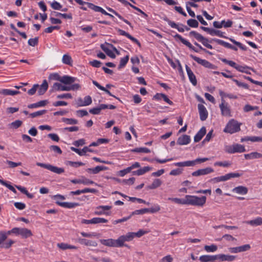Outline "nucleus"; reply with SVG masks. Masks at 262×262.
<instances>
[{"label": "nucleus", "instance_id": "obj_16", "mask_svg": "<svg viewBox=\"0 0 262 262\" xmlns=\"http://www.w3.org/2000/svg\"><path fill=\"white\" fill-rule=\"evenodd\" d=\"M56 203L66 208H73L79 206V204L75 202H61L57 200Z\"/></svg>", "mask_w": 262, "mask_h": 262}, {"label": "nucleus", "instance_id": "obj_21", "mask_svg": "<svg viewBox=\"0 0 262 262\" xmlns=\"http://www.w3.org/2000/svg\"><path fill=\"white\" fill-rule=\"evenodd\" d=\"M235 256L234 255H225L224 254L217 255V259L222 261H232L235 259Z\"/></svg>", "mask_w": 262, "mask_h": 262}, {"label": "nucleus", "instance_id": "obj_47", "mask_svg": "<svg viewBox=\"0 0 262 262\" xmlns=\"http://www.w3.org/2000/svg\"><path fill=\"white\" fill-rule=\"evenodd\" d=\"M132 151L135 152L149 153L150 152V150L146 147L136 148L133 149Z\"/></svg>", "mask_w": 262, "mask_h": 262}, {"label": "nucleus", "instance_id": "obj_29", "mask_svg": "<svg viewBox=\"0 0 262 262\" xmlns=\"http://www.w3.org/2000/svg\"><path fill=\"white\" fill-rule=\"evenodd\" d=\"M246 159H254L262 158V154L257 152H252L244 155Z\"/></svg>", "mask_w": 262, "mask_h": 262}, {"label": "nucleus", "instance_id": "obj_54", "mask_svg": "<svg viewBox=\"0 0 262 262\" xmlns=\"http://www.w3.org/2000/svg\"><path fill=\"white\" fill-rule=\"evenodd\" d=\"M93 224L106 223L108 221L104 218L101 217H94L93 218Z\"/></svg>", "mask_w": 262, "mask_h": 262}, {"label": "nucleus", "instance_id": "obj_43", "mask_svg": "<svg viewBox=\"0 0 262 262\" xmlns=\"http://www.w3.org/2000/svg\"><path fill=\"white\" fill-rule=\"evenodd\" d=\"M187 25L192 28H197L199 26L198 21L194 19H189L187 21Z\"/></svg>", "mask_w": 262, "mask_h": 262}, {"label": "nucleus", "instance_id": "obj_63", "mask_svg": "<svg viewBox=\"0 0 262 262\" xmlns=\"http://www.w3.org/2000/svg\"><path fill=\"white\" fill-rule=\"evenodd\" d=\"M14 205V206L19 210H23L26 208V205L23 203L15 202Z\"/></svg>", "mask_w": 262, "mask_h": 262}, {"label": "nucleus", "instance_id": "obj_56", "mask_svg": "<svg viewBox=\"0 0 262 262\" xmlns=\"http://www.w3.org/2000/svg\"><path fill=\"white\" fill-rule=\"evenodd\" d=\"M23 122L19 120H15V121L12 122L11 124H9V125L15 128V129H16V128H18V127H19L21 124H22Z\"/></svg>", "mask_w": 262, "mask_h": 262}, {"label": "nucleus", "instance_id": "obj_23", "mask_svg": "<svg viewBox=\"0 0 262 262\" xmlns=\"http://www.w3.org/2000/svg\"><path fill=\"white\" fill-rule=\"evenodd\" d=\"M206 128L204 126L202 127L194 136V141L195 142H199L206 134Z\"/></svg>", "mask_w": 262, "mask_h": 262}, {"label": "nucleus", "instance_id": "obj_51", "mask_svg": "<svg viewBox=\"0 0 262 262\" xmlns=\"http://www.w3.org/2000/svg\"><path fill=\"white\" fill-rule=\"evenodd\" d=\"M63 122L68 124H76L78 123V121L75 119L63 118L62 119Z\"/></svg>", "mask_w": 262, "mask_h": 262}, {"label": "nucleus", "instance_id": "obj_20", "mask_svg": "<svg viewBox=\"0 0 262 262\" xmlns=\"http://www.w3.org/2000/svg\"><path fill=\"white\" fill-rule=\"evenodd\" d=\"M78 242L80 244L87 246L95 247L97 246V243L96 241L88 240L85 238H79L78 239Z\"/></svg>", "mask_w": 262, "mask_h": 262}, {"label": "nucleus", "instance_id": "obj_19", "mask_svg": "<svg viewBox=\"0 0 262 262\" xmlns=\"http://www.w3.org/2000/svg\"><path fill=\"white\" fill-rule=\"evenodd\" d=\"M76 80L75 77L65 75L60 78L59 81L64 84H71L74 83Z\"/></svg>", "mask_w": 262, "mask_h": 262}, {"label": "nucleus", "instance_id": "obj_42", "mask_svg": "<svg viewBox=\"0 0 262 262\" xmlns=\"http://www.w3.org/2000/svg\"><path fill=\"white\" fill-rule=\"evenodd\" d=\"M224 33L220 30H216L213 29H211V31L210 32V34L211 35H216L217 36L223 37V38H227L226 36H224L223 35Z\"/></svg>", "mask_w": 262, "mask_h": 262}, {"label": "nucleus", "instance_id": "obj_30", "mask_svg": "<svg viewBox=\"0 0 262 262\" xmlns=\"http://www.w3.org/2000/svg\"><path fill=\"white\" fill-rule=\"evenodd\" d=\"M242 176V174L235 172V173H229L224 176H222L223 181H227L231 178H238Z\"/></svg>", "mask_w": 262, "mask_h": 262}, {"label": "nucleus", "instance_id": "obj_33", "mask_svg": "<svg viewBox=\"0 0 262 262\" xmlns=\"http://www.w3.org/2000/svg\"><path fill=\"white\" fill-rule=\"evenodd\" d=\"M19 235L23 238H27L32 235L31 231L27 228H20L19 231Z\"/></svg>", "mask_w": 262, "mask_h": 262}, {"label": "nucleus", "instance_id": "obj_49", "mask_svg": "<svg viewBox=\"0 0 262 262\" xmlns=\"http://www.w3.org/2000/svg\"><path fill=\"white\" fill-rule=\"evenodd\" d=\"M147 209L148 210V212L154 213L159 211L161 209V208L159 205L156 204L153 207L150 208H147Z\"/></svg>", "mask_w": 262, "mask_h": 262}, {"label": "nucleus", "instance_id": "obj_37", "mask_svg": "<svg viewBox=\"0 0 262 262\" xmlns=\"http://www.w3.org/2000/svg\"><path fill=\"white\" fill-rule=\"evenodd\" d=\"M107 10L116 15L117 16H118L120 19L122 20L124 23H125L126 24L128 25L130 27L133 28V26H132L131 24L126 19H124L123 17H122L119 13H118L116 11H115L114 10H113L112 8H107Z\"/></svg>", "mask_w": 262, "mask_h": 262}, {"label": "nucleus", "instance_id": "obj_17", "mask_svg": "<svg viewBox=\"0 0 262 262\" xmlns=\"http://www.w3.org/2000/svg\"><path fill=\"white\" fill-rule=\"evenodd\" d=\"M190 142V136L187 135H184L178 138L177 144L180 145H184L189 144Z\"/></svg>", "mask_w": 262, "mask_h": 262}, {"label": "nucleus", "instance_id": "obj_9", "mask_svg": "<svg viewBox=\"0 0 262 262\" xmlns=\"http://www.w3.org/2000/svg\"><path fill=\"white\" fill-rule=\"evenodd\" d=\"M214 170L211 167H206L203 169H199L195 171L192 172L191 175L193 177H199L201 176H204L213 172Z\"/></svg>", "mask_w": 262, "mask_h": 262}, {"label": "nucleus", "instance_id": "obj_48", "mask_svg": "<svg viewBox=\"0 0 262 262\" xmlns=\"http://www.w3.org/2000/svg\"><path fill=\"white\" fill-rule=\"evenodd\" d=\"M147 233H148V231L140 229L137 232H132V234L134 238L135 237H140Z\"/></svg>", "mask_w": 262, "mask_h": 262}, {"label": "nucleus", "instance_id": "obj_53", "mask_svg": "<svg viewBox=\"0 0 262 262\" xmlns=\"http://www.w3.org/2000/svg\"><path fill=\"white\" fill-rule=\"evenodd\" d=\"M152 168L149 166H145L142 168H140L138 170V172L139 173V176H141L144 174L145 173L150 171Z\"/></svg>", "mask_w": 262, "mask_h": 262}, {"label": "nucleus", "instance_id": "obj_59", "mask_svg": "<svg viewBox=\"0 0 262 262\" xmlns=\"http://www.w3.org/2000/svg\"><path fill=\"white\" fill-rule=\"evenodd\" d=\"M38 37H36L34 38L29 39L28 40V44L29 46L34 47L38 44Z\"/></svg>", "mask_w": 262, "mask_h": 262}, {"label": "nucleus", "instance_id": "obj_15", "mask_svg": "<svg viewBox=\"0 0 262 262\" xmlns=\"http://www.w3.org/2000/svg\"><path fill=\"white\" fill-rule=\"evenodd\" d=\"M174 37L179 39L184 45L188 47L190 49L194 51L195 52H198L199 51L195 49L188 41L183 38L180 35L176 34Z\"/></svg>", "mask_w": 262, "mask_h": 262}, {"label": "nucleus", "instance_id": "obj_27", "mask_svg": "<svg viewBox=\"0 0 262 262\" xmlns=\"http://www.w3.org/2000/svg\"><path fill=\"white\" fill-rule=\"evenodd\" d=\"M162 183L161 180L159 179H156L154 180L151 184L146 187L147 189H154L160 187Z\"/></svg>", "mask_w": 262, "mask_h": 262}, {"label": "nucleus", "instance_id": "obj_52", "mask_svg": "<svg viewBox=\"0 0 262 262\" xmlns=\"http://www.w3.org/2000/svg\"><path fill=\"white\" fill-rule=\"evenodd\" d=\"M236 69L241 72L245 73L246 74H250V73L248 71V70L250 69V68L247 66H239V67H236Z\"/></svg>", "mask_w": 262, "mask_h": 262}, {"label": "nucleus", "instance_id": "obj_2", "mask_svg": "<svg viewBox=\"0 0 262 262\" xmlns=\"http://www.w3.org/2000/svg\"><path fill=\"white\" fill-rule=\"evenodd\" d=\"M241 123H239L237 121L231 119L227 124L224 132L231 134L238 132L241 130Z\"/></svg>", "mask_w": 262, "mask_h": 262}, {"label": "nucleus", "instance_id": "obj_6", "mask_svg": "<svg viewBox=\"0 0 262 262\" xmlns=\"http://www.w3.org/2000/svg\"><path fill=\"white\" fill-rule=\"evenodd\" d=\"M36 165L41 167L45 168L50 170L52 172L56 173L57 174H61L64 172V170L63 168L58 167L49 164H45L42 163L37 162Z\"/></svg>", "mask_w": 262, "mask_h": 262}, {"label": "nucleus", "instance_id": "obj_50", "mask_svg": "<svg viewBox=\"0 0 262 262\" xmlns=\"http://www.w3.org/2000/svg\"><path fill=\"white\" fill-rule=\"evenodd\" d=\"M204 249L208 252H215L217 249V247L215 245H211L210 246L206 245L204 247Z\"/></svg>", "mask_w": 262, "mask_h": 262}, {"label": "nucleus", "instance_id": "obj_62", "mask_svg": "<svg viewBox=\"0 0 262 262\" xmlns=\"http://www.w3.org/2000/svg\"><path fill=\"white\" fill-rule=\"evenodd\" d=\"M51 7L54 10H60L62 6L57 2L54 1L51 4Z\"/></svg>", "mask_w": 262, "mask_h": 262}, {"label": "nucleus", "instance_id": "obj_57", "mask_svg": "<svg viewBox=\"0 0 262 262\" xmlns=\"http://www.w3.org/2000/svg\"><path fill=\"white\" fill-rule=\"evenodd\" d=\"M67 163L69 164L70 166L74 167H78L80 166H83L84 165V163L81 162H72L68 161H67Z\"/></svg>", "mask_w": 262, "mask_h": 262}, {"label": "nucleus", "instance_id": "obj_45", "mask_svg": "<svg viewBox=\"0 0 262 262\" xmlns=\"http://www.w3.org/2000/svg\"><path fill=\"white\" fill-rule=\"evenodd\" d=\"M220 95L221 96L222 99L224 97H228L230 99H236L237 96L231 94H226L223 91L220 90L219 92Z\"/></svg>", "mask_w": 262, "mask_h": 262}, {"label": "nucleus", "instance_id": "obj_61", "mask_svg": "<svg viewBox=\"0 0 262 262\" xmlns=\"http://www.w3.org/2000/svg\"><path fill=\"white\" fill-rule=\"evenodd\" d=\"M239 252L248 251L250 249L251 247L249 244H246L238 247Z\"/></svg>", "mask_w": 262, "mask_h": 262}, {"label": "nucleus", "instance_id": "obj_1", "mask_svg": "<svg viewBox=\"0 0 262 262\" xmlns=\"http://www.w3.org/2000/svg\"><path fill=\"white\" fill-rule=\"evenodd\" d=\"M206 201V197L205 196L201 197L190 195L185 196V205L202 206L205 204Z\"/></svg>", "mask_w": 262, "mask_h": 262}, {"label": "nucleus", "instance_id": "obj_4", "mask_svg": "<svg viewBox=\"0 0 262 262\" xmlns=\"http://www.w3.org/2000/svg\"><path fill=\"white\" fill-rule=\"evenodd\" d=\"M225 151L229 154H234L236 152H244L246 149L244 145L239 144H234L232 145H227L225 147Z\"/></svg>", "mask_w": 262, "mask_h": 262}, {"label": "nucleus", "instance_id": "obj_22", "mask_svg": "<svg viewBox=\"0 0 262 262\" xmlns=\"http://www.w3.org/2000/svg\"><path fill=\"white\" fill-rule=\"evenodd\" d=\"M164 20L166 21L168 24L172 28L177 29L179 32H183L184 31V28L183 25H181V26L177 25L173 21H171L167 18H164Z\"/></svg>", "mask_w": 262, "mask_h": 262}, {"label": "nucleus", "instance_id": "obj_7", "mask_svg": "<svg viewBox=\"0 0 262 262\" xmlns=\"http://www.w3.org/2000/svg\"><path fill=\"white\" fill-rule=\"evenodd\" d=\"M190 57L193 59L194 60H195L197 63L203 66V67L210 69H216V67L214 66V64H212L210 62H209L208 61L205 60V59H201L199 57H198L195 56H194L192 54L190 55Z\"/></svg>", "mask_w": 262, "mask_h": 262}, {"label": "nucleus", "instance_id": "obj_28", "mask_svg": "<svg viewBox=\"0 0 262 262\" xmlns=\"http://www.w3.org/2000/svg\"><path fill=\"white\" fill-rule=\"evenodd\" d=\"M48 88V84L46 80L43 81L42 83L39 86L38 90V94L39 95H42L44 94L47 91Z\"/></svg>", "mask_w": 262, "mask_h": 262}, {"label": "nucleus", "instance_id": "obj_26", "mask_svg": "<svg viewBox=\"0 0 262 262\" xmlns=\"http://www.w3.org/2000/svg\"><path fill=\"white\" fill-rule=\"evenodd\" d=\"M232 191L238 194H246L248 193V188L245 186H239L233 188Z\"/></svg>", "mask_w": 262, "mask_h": 262}, {"label": "nucleus", "instance_id": "obj_10", "mask_svg": "<svg viewBox=\"0 0 262 262\" xmlns=\"http://www.w3.org/2000/svg\"><path fill=\"white\" fill-rule=\"evenodd\" d=\"M189 36H193L195 37L196 39H197L199 41L201 42L206 47V45L208 44V39L204 36H203L201 34L199 33L192 31L189 33Z\"/></svg>", "mask_w": 262, "mask_h": 262}, {"label": "nucleus", "instance_id": "obj_38", "mask_svg": "<svg viewBox=\"0 0 262 262\" xmlns=\"http://www.w3.org/2000/svg\"><path fill=\"white\" fill-rule=\"evenodd\" d=\"M62 61L66 64L71 66L72 64L73 60L71 56L69 54H64L62 56Z\"/></svg>", "mask_w": 262, "mask_h": 262}, {"label": "nucleus", "instance_id": "obj_46", "mask_svg": "<svg viewBox=\"0 0 262 262\" xmlns=\"http://www.w3.org/2000/svg\"><path fill=\"white\" fill-rule=\"evenodd\" d=\"M214 165L215 166H223L225 167H229L231 165V163L227 161H225L224 162H216L214 163Z\"/></svg>", "mask_w": 262, "mask_h": 262}, {"label": "nucleus", "instance_id": "obj_60", "mask_svg": "<svg viewBox=\"0 0 262 262\" xmlns=\"http://www.w3.org/2000/svg\"><path fill=\"white\" fill-rule=\"evenodd\" d=\"M49 148L50 150L53 151L59 154H62V150L60 147L57 145H51Z\"/></svg>", "mask_w": 262, "mask_h": 262}, {"label": "nucleus", "instance_id": "obj_39", "mask_svg": "<svg viewBox=\"0 0 262 262\" xmlns=\"http://www.w3.org/2000/svg\"><path fill=\"white\" fill-rule=\"evenodd\" d=\"M212 40L216 42L219 45L223 46L224 47H225L227 48H228V49H230V48L232 46V45L230 44L229 43L226 42H225L222 40H221V39L214 38V39H212Z\"/></svg>", "mask_w": 262, "mask_h": 262}, {"label": "nucleus", "instance_id": "obj_55", "mask_svg": "<svg viewBox=\"0 0 262 262\" xmlns=\"http://www.w3.org/2000/svg\"><path fill=\"white\" fill-rule=\"evenodd\" d=\"M148 212V210L147 208H143L140 210H136L133 212H132V213L130 214L131 215V217L133 215H137V214H143L146 213Z\"/></svg>", "mask_w": 262, "mask_h": 262}, {"label": "nucleus", "instance_id": "obj_35", "mask_svg": "<svg viewBox=\"0 0 262 262\" xmlns=\"http://www.w3.org/2000/svg\"><path fill=\"white\" fill-rule=\"evenodd\" d=\"M101 49L110 57L112 58H115V54L107 47L104 45L101 44L100 45Z\"/></svg>", "mask_w": 262, "mask_h": 262}, {"label": "nucleus", "instance_id": "obj_11", "mask_svg": "<svg viewBox=\"0 0 262 262\" xmlns=\"http://www.w3.org/2000/svg\"><path fill=\"white\" fill-rule=\"evenodd\" d=\"M100 243L106 246L111 247H119L118 243V240L113 238H109L107 239H102L100 240Z\"/></svg>", "mask_w": 262, "mask_h": 262}, {"label": "nucleus", "instance_id": "obj_18", "mask_svg": "<svg viewBox=\"0 0 262 262\" xmlns=\"http://www.w3.org/2000/svg\"><path fill=\"white\" fill-rule=\"evenodd\" d=\"M216 259H217V255H204L201 256L199 257V260H200L201 262H213Z\"/></svg>", "mask_w": 262, "mask_h": 262}, {"label": "nucleus", "instance_id": "obj_24", "mask_svg": "<svg viewBox=\"0 0 262 262\" xmlns=\"http://www.w3.org/2000/svg\"><path fill=\"white\" fill-rule=\"evenodd\" d=\"M52 89L53 91H69V86L63 85L58 82L54 83Z\"/></svg>", "mask_w": 262, "mask_h": 262}, {"label": "nucleus", "instance_id": "obj_44", "mask_svg": "<svg viewBox=\"0 0 262 262\" xmlns=\"http://www.w3.org/2000/svg\"><path fill=\"white\" fill-rule=\"evenodd\" d=\"M47 113V110H43L38 111L36 112H34L29 114L31 118H35L40 116H41Z\"/></svg>", "mask_w": 262, "mask_h": 262}, {"label": "nucleus", "instance_id": "obj_32", "mask_svg": "<svg viewBox=\"0 0 262 262\" xmlns=\"http://www.w3.org/2000/svg\"><path fill=\"white\" fill-rule=\"evenodd\" d=\"M20 93L19 91H13L9 89H3L0 91V94H3L4 95H10L14 96Z\"/></svg>", "mask_w": 262, "mask_h": 262}, {"label": "nucleus", "instance_id": "obj_34", "mask_svg": "<svg viewBox=\"0 0 262 262\" xmlns=\"http://www.w3.org/2000/svg\"><path fill=\"white\" fill-rule=\"evenodd\" d=\"M248 224L253 226H260L262 225V217H258L256 219L247 222Z\"/></svg>", "mask_w": 262, "mask_h": 262}, {"label": "nucleus", "instance_id": "obj_41", "mask_svg": "<svg viewBox=\"0 0 262 262\" xmlns=\"http://www.w3.org/2000/svg\"><path fill=\"white\" fill-rule=\"evenodd\" d=\"M0 183L2 184V185L5 186L9 189L11 190L13 192H14L15 193H16V190L14 188V187L13 186H12L11 185H10L9 183H8V182H7L2 179H0Z\"/></svg>", "mask_w": 262, "mask_h": 262}, {"label": "nucleus", "instance_id": "obj_14", "mask_svg": "<svg viewBox=\"0 0 262 262\" xmlns=\"http://www.w3.org/2000/svg\"><path fill=\"white\" fill-rule=\"evenodd\" d=\"M185 68L190 81L192 85L195 86L197 84V80L195 76L187 65L185 66Z\"/></svg>", "mask_w": 262, "mask_h": 262}, {"label": "nucleus", "instance_id": "obj_25", "mask_svg": "<svg viewBox=\"0 0 262 262\" xmlns=\"http://www.w3.org/2000/svg\"><path fill=\"white\" fill-rule=\"evenodd\" d=\"M108 168L107 167L104 166H97L95 168H90L86 170L88 172H92L93 174H97L101 171L106 170Z\"/></svg>", "mask_w": 262, "mask_h": 262}, {"label": "nucleus", "instance_id": "obj_36", "mask_svg": "<svg viewBox=\"0 0 262 262\" xmlns=\"http://www.w3.org/2000/svg\"><path fill=\"white\" fill-rule=\"evenodd\" d=\"M15 187L21 192L26 194L29 199H32L34 197V195L29 193L25 187H22L20 185H15Z\"/></svg>", "mask_w": 262, "mask_h": 262}, {"label": "nucleus", "instance_id": "obj_58", "mask_svg": "<svg viewBox=\"0 0 262 262\" xmlns=\"http://www.w3.org/2000/svg\"><path fill=\"white\" fill-rule=\"evenodd\" d=\"M233 81H234L239 87H242L245 89H248L249 88L248 85L247 83L242 82L239 81L238 80L233 79Z\"/></svg>", "mask_w": 262, "mask_h": 262}, {"label": "nucleus", "instance_id": "obj_40", "mask_svg": "<svg viewBox=\"0 0 262 262\" xmlns=\"http://www.w3.org/2000/svg\"><path fill=\"white\" fill-rule=\"evenodd\" d=\"M129 60V56L126 55L123 58H122L120 60V64L118 66V69H121L123 68L127 63Z\"/></svg>", "mask_w": 262, "mask_h": 262}, {"label": "nucleus", "instance_id": "obj_3", "mask_svg": "<svg viewBox=\"0 0 262 262\" xmlns=\"http://www.w3.org/2000/svg\"><path fill=\"white\" fill-rule=\"evenodd\" d=\"M209 160L207 158H197L192 161H186L184 162H177L173 163V165L178 167H191L194 166L197 164H201Z\"/></svg>", "mask_w": 262, "mask_h": 262}, {"label": "nucleus", "instance_id": "obj_12", "mask_svg": "<svg viewBox=\"0 0 262 262\" xmlns=\"http://www.w3.org/2000/svg\"><path fill=\"white\" fill-rule=\"evenodd\" d=\"M200 118L201 121H205L208 117V112L205 106L202 104H198Z\"/></svg>", "mask_w": 262, "mask_h": 262}, {"label": "nucleus", "instance_id": "obj_64", "mask_svg": "<svg viewBox=\"0 0 262 262\" xmlns=\"http://www.w3.org/2000/svg\"><path fill=\"white\" fill-rule=\"evenodd\" d=\"M172 257L170 255H168L163 257L160 262H172Z\"/></svg>", "mask_w": 262, "mask_h": 262}, {"label": "nucleus", "instance_id": "obj_8", "mask_svg": "<svg viewBox=\"0 0 262 262\" xmlns=\"http://www.w3.org/2000/svg\"><path fill=\"white\" fill-rule=\"evenodd\" d=\"M219 107L221 111V114L224 116H231V112L230 106L228 103L225 102L224 99H221V103Z\"/></svg>", "mask_w": 262, "mask_h": 262}, {"label": "nucleus", "instance_id": "obj_5", "mask_svg": "<svg viewBox=\"0 0 262 262\" xmlns=\"http://www.w3.org/2000/svg\"><path fill=\"white\" fill-rule=\"evenodd\" d=\"M134 239L132 232H128L125 235H123L119 236L117 240L119 247L125 246L127 248H129L127 245L125 244V242H130Z\"/></svg>", "mask_w": 262, "mask_h": 262}, {"label": "nucleus", "instance_id": "obj_31", "mask_svg": "<svg viewBox=\"0 0 262 262\" xmlns=\"http://www.w3.org/2000/svg\"><path fill=\"white\" fill-rule=\"evenodd\" d=\"M57 246L61 250H65L68 249H77V247L75 246L70 245L66 243H58Z\"/></svg>", "mask_w": 262, "mask_h": 262}, {"label": "nucleus", "instance_id": "obj_13", "mask_svg": "<svg viewBox=\"0 0 262 262\" xmlns=\"http://www.w3.org/2000/svg\"><path fill=\"white\" fill-rule=\"evenodd\" d=\"M88 7L90 9H91L92 10H93L95 12H100L101 13H102L103 14H104V15H108V16H110L112 18L114 17V16L113 15L107 13L103 8H102L101 7H100L99 6H96V5H94L93 4H88Z\"/></svg>", "mask_w": 262, "mask_h": 262}]
</instances>
